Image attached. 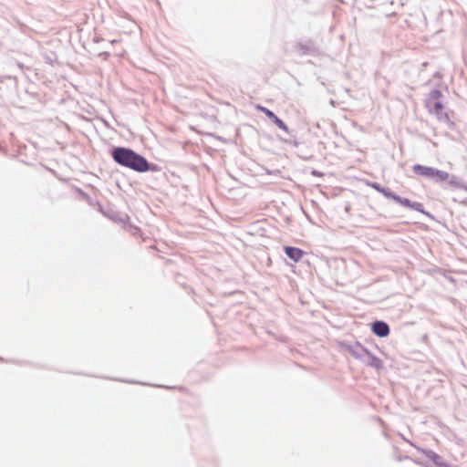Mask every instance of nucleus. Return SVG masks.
Returning a JSON list of instances; mask_svg holds the SVG:
<instances>
[{
    "mask_svg": "<svg viewBox=\"0 0 467 467\" xmlns=\"http://www.w3.org/2000/svg\"><path fill=\"white\" fill-rule=\"evenodd\" d=\"M369 186L375 189L377 192H380L382 190V186L378 182H371L369 183Z\"/></svg>",
    "mask_w": 467,
    "mask_h": 467,
    "instance_id": "13",
    "label": "nucleus"
},
{
    "mask_svg": "<svg viewBox=\"0 0 467 467\" xmlns=\"http://www.w3.org/2000/svg\"><path fill=\"white\" fill-rule=\"evenodd\" d=\"M26 150V144H20L16 146V153L12 155V158H17L18 161L22 163L28 164L27 161L25 159H20V156L24 155V151Z\"/></svg>",
    "mask_w": 467,
    "mask_h": 467,
    "instance_id": "11",
    "label": "nucleus"
},
{
    "mask_svg": "<svg viewBox=\"0 0 467 467\" xmlns=\"http://www.w3.org/2000/svg\"><path fill=\"white\" fill-rule=\"evenodd\" d=\"M256 109L264 112L279 129L288 133V127L273 111L260 105L256 106Z\"/></svg>",
    "mask_w": 467,
    "mask_h": 467,
    "instance_id": "4",
    "label": "nucleus"
},
{
    "mask_svg": "<svg viewBox=\"0 0 467 467\" xmlns=\"http://www.w3.org/2000/svg\"><path fill=\"white\" fill-rule=\"evenodd\" d=\"M312 173H313L314 175H319V173H318L317 171H313V172H312Z\"/></svg>",
    "mask_w": 467,
    "mask_h": 467,
    "instance_id": "16",
    "label": "nucleus"
},
{
    "mask_svg": "<svg viewBox=\"0 0 467 467\" xmlns=\"http://www.w3.org/2000/svg\"><path fill=\"white\" fill-rule=\"evenodd\" d=\"M372 331L377 336L384 337L389 334V327L383 321H376L372 325Z\"/></svg>",
    "mask_w": 467,
    "mask_h": 467,
    "instance_id": "6",
    "label": "nucleus"
},
{
    "mask_svg": "<svg viewBox=\"0 0 467 467\" xmlns=\"http://www.w3.org/2000/svg\"><path fill=\"white\" fill-rule=\"evenodd\" d=\"M428 457L438 466V467H451L448 463L444 462L441 457L433 451L428 453Z\"/></svg>",
    "mask_w": 467,
    "mask_h": 467,
    "instance_id": "10",
    "label": "nucleus"
},
{
    "mask_svg": "<svg viewBox=\"0 0 467 467\" xmlns=\"http://www.w3.org/2000/svg\"><path fill=\"white\" fill-rule=\"evenodd\" d=\"M361 362L375 368L376 369H380L382 368V361L372 355L369 351H368V355L364 357Z\"/></svg>",
    "mask_w": 467,
    "mask_h": 467,
    "instance_id": "7",
    "label": "nucleus"
},
{
    "mask_svg": "<svg viewBox=\"0 0 467 467\" xmlns=\"http://www.w3.org/2000/svg\"><path fill=\"white\" fill-rule=\"evenodd\" d=\"M450 178V175L447 171H440L437 169H434L433 171V180L436 182H444Z\"/></svg>",
    "mask_w": 467,
    "mask_h": 467,
    "instance_id": "12",
    "label": "nucleus"
},
{
    "mask_svg": "<svg viewBox=\"0 0 467 467\" xmlns=\"http://www.w3.org/2000/svg\"><path fill=\"white\" fill-rule=\"evenodd\" d=\"M450 183L451 184H456V177H451V179L450 180Z\"/></svg>",
    "mask_w": 467,
    "mask_h": 467,
    "instance_id": "14",
    "label": "nucleus"
},
{
    "mask_svg": "<svg viewBox=\"0 0 467 467\" xmlns=\"http://www.w3.org/2000/svg\"><path fill=\"white\" fill-rule=\"evenodd\" d=\"M347 350L349 352V354L352 357H354L356 359H358L360 361H362L364 357L368 355V351L367 348H365L359 343L348 345Z\"/></svg>",
    "mask_w": 467,
    "mask_h": 467,
    "instance_id": "5",
    "label": "nucleus"
},
{
    "mask_svg": "<svg viewBox=\"0 0 467 467\" xmlns=\"http://www.w3.org/2000/svg\"><path fill=\"white\" fill-rule=\"evenodd\" d=\"M441 96L442 94L440 90H432L426 100V107L440 121H448L449 117L447 113L443 111V106L441 102Z\"/></svg>",
    "mask_w": 467,
    "mask_h": 467,
    "instance_id": "2",
    "label": "nucleus"
},
{
    "mask_svg": "<svg viewBox=\"0 0 467 467\" xmlns=\"http://www.w3.org/2000/svg\"><path fill=\"white\" fill-rule=\"evenodd\" d=\"M0 361H2V362H11V360L5 359L2 357H0Z\"/></svg>",
    "mask_w": 467,
    "mask_h": 467,
    "instance_id": "15",
    "label": "nucleus"
},
{
    "mask_svg": "<svg viewBox=\"0 0 467 467\" xmlns=\"http://www.w3.org/2000/svg\"><path fill=\"white\" fill-rule=\"evenodd\" d=\"M413 171L419 175H421V176H424L427 178H431V179L433 178L434 168L423 166L420 164H415L413 166Z\"/></svg>",
    "mask_w": 467,
    "mask_h": 467,
    "instance_id": "9",
    "label": "nucleus"
},
{
    "mask_svg": "<svg viewBox=\"0 0 467 467\" xmlns=\"http://www.w3.org/2000/svg\"><path fill=\"white\" fill-rule=\"evenodd\" d=\"M112 157L117 163L136 171L143 172L150 169L147 160L130 149L116 148L112 151Z\"/></svg>",
    "mask_w": 467,
    "mask_h": 467,
    "instance_id": "1",
    "label": "nucleus"
},
{
    "mask_svg": "<svg viewBox=\"0 0 467 467\" xmlns=\"http://www.w3.org/2000/svg\"><path fill=\"white\" fill-rule=\"evenodd\" d=\"M381 194H383L387 198H390L393 201H395L397 203L403 205L405 207L410 208L412 210L424 213L423 205L420 202H411L407 198H402L395 193H393L388 188H382Z\"/></svg>",
    "mask_w": 467,
    "mask_h": 467,
    "instance_id": "3",
    "label": "nucleus"
},
{
    "mask_svg": "<svg viewBox=\"0 0 467 467\" xmlns=\"http://www.w3.org/2000/svg\"><path fill=\"white\" fill-rule=\"evenodd\" d=\"M285 254L294 262H298L304 255V252L296 247L286 246L285 247Z\"/></svg>",
    "mask_w": 467,
    "mask_h": 467,
    "instance_id": "8",
    "label": "nucleus"
},
{
    "mask_svg": "<svg viewBox=\"0 0 467 467\" xmlns=\"http://www.w3.org/2000/svg\"><path fill=\"white\" fill-rule=\"evenodd\" d=\"M0 151L5 152V150L0 146Z\"/></svg>",
    "mask_w": 467,
    "mask_h": 467,
    "instance_id": "17",
    "label": "nucleus"
}]
</instances>
